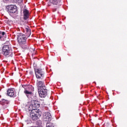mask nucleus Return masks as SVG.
I'll list each match as a JSON object with an SVG mask.
<instances>
[{"label":"nucleus","instance_id":"obj_1","mask_svg":"<svg viewBox=\"0 0 127 127\" xmlns=\"http://www.w3.org/2000/svg\"><path fill=\"white\" fill-rule=\"evenodd\" d=\"M44 121L47 122L46 123V127H56V126L53 123H51V119L52 118V116H51V114L50 112H45L44 113Z\"/></svg>","mask_w":127,"mask_h":127},{"label":"nucleus","instance_id":"obj_2","mask_svg":"<svg viewBox=\"0 0 127 127\" xmlns=\"http://www.w3.org/2000/svg\"><path fill=\"white\" fill-rule=\"evenodd\" d=\"M1 54L5 57H12V53L10 52L9 45H4L2 47Z\"/></svg>","mask_w":127,"mask_h":127},{"label":"nucleus","instance_id":"obj_3","mask_svg":"<svg viewBox=\"0 0 127 127\" xmlns=\"http://www.w3.org/2000/svg\"><path fill=\"white\" fill-rule=\"evenodd\" d=\"M30 112V118L33 121H37L40 118V114L39 111L37 109H33L32 110H29Z\"/></svg>","mask_w":127,"mask_h":127},{"label":"nucleus","instance_id":"obj_4","mask_svg":"<svg viewBox=\"0 0 127 127\" xmlns=\"http://www.w3.org/2000/svg\"><path fill=\"white\" fill-rule=\"evenodd\" d=\"M34 71L37 79L39 80H42L43 79V77H44V71L42 68H34Z\"/></svg>","mask_w":127,"mask_h":127},{"label":"nucleus","instance_id":"obj_5","mask_svg":"<svg viewBox=\"0 0 127 127\" xmlns=\"http://www.w3.org/2000/svg\"><path fill=\"white\" fill-rule=\"evenodd\" d=\"M17 39L19 44L20 45H24L26 43V37L23 34H18Z\"/></svg>","mask_w":127,"mask_h":127},{"label":"nucleus","instance_id":"obj_6","mask_svg":"<svg viewBox=\"0 0 127 127\" xmlns=\"http://www.w3.org/2000/svg\"><path fill=\"white\" fill-rule=\"evenodd\" d=\"M38 90V93L41 98H45L47 96V89L45 86L42 88H39Z\"/></svg>","mask_w":127,"mask_h":127},{"label":"nucleus","instance_id":"obj_7","mask_svg":"<svg viewBox=\"0 0 127 127\" xmlns=\"http://www.w3.org/2000/svg\"><path fill=\"white\" fill-rule=\"evenodd\" d=\"M40 107V104L37 100L32 101V104L30 105L28 111H31L33 110V109H37Z\"/></svg>","mask_w":127,"mask_h":127},{"label":"nucleus","instance_id":"obj_8","mask_svg":"<svg viewBox=\"0 0 127 127\" xmlns=\"http://www.w3.org/2000/svg\"><path fill=\"white\" fill-rule=\"evenodd\" d=\"M6 8L9 13H15L17 11V7L15 5H9Z\"/></svg>","mask_w":127,"mask_h":127},{"label":"nucleus","instance_id":"obj_9","mask_svg":"<svg viewBox=\"0 0 127 127\" xmlns=\"http://www.w3.org/2000/svg\"><path fill=\"white\" fill-rule=\"evenodd\" d=\"M22 88H24L25 91H28L30 92H33V91H34V87L30 85H23L22 86Z\"/></svg>","mask_w":127,"mask_h":127},{"label":"nucleus","instance_id":"obj_10","mask_svg":"<svg viewBox=\"0 0 127 127\" xmlns=\"http://www.w3.org/2000/svg\"><path fill=\"white\" fill-rule=\"evenodd\" d=\"M60 2H61V0H50L48 2V5L50 6L51 4H53V5H60Z\"/></svg>","mask_w":127,"mask_h":127},{"label":"nucleus","instance_id":"obj_11","mask_svg":"<svg viewBox=\"0 0 127 127\" xmlns=\"http://www.w3.org/2000/svg\"><path fill=\"white\" fill-rule=\"evenodd\" d=\"M29 18V12L26 9L23 10V19L27 20Z\"/></svg>","mask_w":127,"mask_h":127},{"label":"nucleus","instance_id":"obj_12","mask_svg":"<svg viewBox=\"0 0 127 127\" xmlns=\"http://www.w3.org/2000/svg\"><path fill=\"white\" fill-rule=\"evenodd\" d=\"M7 95L9 97H15V93L12 89H9L7 91Z\"/></svg>","mask_w":127,"mask_h":127},{"label":"nucleus","instance_id":"obj_13","mask_svg":"<svg viewBox=\"0 0 127 127\" xmlns=\"http://www.w3.org/2000/svg\"><path fill=\"white\" fill-rule=\"evenodd\" d=\"M37 85L38 86V89H39L40 88L41 89L42 88H43L45 87V85L44 84V82L42 81H37Z\"/></svg>","mask_w":127,"mask_h":127},{"label":"nucleus","instance_id":"obj_14","mask_svg":"<svg viewBox=\"0 0 127 127\" xmlns=\"http://www.w3.org/2000/svg\"><path fill=\"white\" fill-rule=\"evenodd\" d=\"M0 39L2 41L6 40V35L4 32H0Z\"/></svg>","mask_w":127,"mask_h":127},{"label":"nucleus","instance_id":"obj_15","mask_svg":"<svg viewBox=\"0 0 127 127\" xmlns=\"http://www.w3.org/2000/svg\"><path fill=\"white\" fill-rule=\"evenodd\" d=\"M24 93L25 95L27 97V98H29L30 96L33 95L32 92V91H28L27 90H24Z\"/></svg>","mask_w":127,"mask_h":127},{"label":"nucleus","instance_id":"obj_16","mask_svg":"<svg viewBox=\"0 0 127 127\" xmlns=\"http://www.w3.org/2000/svg\"><path fill=\"white\" fill-rule=\"evenodd\" d=\"M25 31L27 32V34L28 35V37L30 36V34H31V32L30 31V29L29 28V27L26 26L25 28Z\"/></svg>","mask_w":127,"mask_h":127},{"label":"nucleus","instance_id":"obj_17","mask_svg":"<svg viewBox=\"0 0 127 127\" xmlns=\"http://www.w3.org/2000/svg\"><path fill=\"white\" fill-rule=\"evenodd\" d=\"M2 103L3 104V106H4L5 104L7 105L8 104V101L5 99H2Z\"/></svg>","mask_w":127,"mask_h":127},{"label":"nucleus","instance_id":"obj_18","mask_svg":"<svg viewBox=\"0 0 127 127\" xmlns=\"http://www.w3.org/2000/svg\"><path fill=\"white\" fill-rule=\"evenodd\" d=\"M22 48H25V49H28V48H29V46L28 45V44H27V45L25 46V47H22Z\"/></svg>","mask_w":127,"mask_h":127},{"label":"nucleus","instance_id":"obj_19","mask_svg":"<svg viewBox=\"0 0 127 127\" xmlns=\"http://www.w3.org/2000/svg\"><path fill=\"white\" fill-rule=\"evenodd\" d=\"M29 74H30V75H32V74H33V71H30L29 72Z\"/></svg>","mask_w":127,"mask_h":127},{"label":"nucleus","instance_id":"obj_20","mask_svg":"<svg viewBox=\"0 0 127 127\" xmlns=\"http://www.w3.org/2000/svg\"><path fill=\"white\" fill-rule=\"evenodd\" d=\"M56 10H57V9H55L53 10V11L55 12V11H56Z\"/></svg>","mask_w":127,"mask_h":127},{"label":"nucleus","instance_id":"obj_21","mask_svg":"<svg viewBox=\"0 0 127 127\" xmlns=\"http://www.w3.org/2000/svg\"><path fill=\"white\" fill-rule=\"evenodd\" d=\"M38 123H41V121H38L37 124H38Z\"/></svg>","mask_w":127,"mask_h":127}]
</instances>
